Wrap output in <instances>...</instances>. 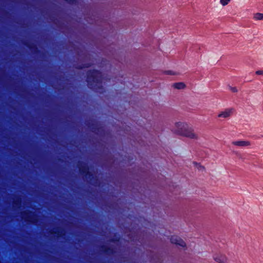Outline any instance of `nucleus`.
I'll list each match as a JSON object with an SVG mask.
<instances>
[{"mask_svg": "<svg viewBox=\"0 0 263 263\" xmlns=\"http://www.w3.org/2000/svg\"><path fill=\"white\" fill-rule=\"evenodd\" d=\"M102 19L100 11L95 4H86L83 0V21L87 24L95 26Z\"/></svg>", "mask_w": 263, "mask_h": 263, "instance_id": "obj_1", "label": "nucleus"}, {"mask_svg": "<svg viewBox=\"0 0 263 263\" xmlns=\"http://www.w3.org/2000/svg\"><path fill=\"white\" fill-rule=\"evenodd\" d=\"M176 129L175 134L182 137L190 138L191 139H197V135L194 133V129L189 127L186 123L177 122L175 123Z\"/></svg>", "mask_w": 263, "mask_h": 263, "instance_id": "obj_2", "label": "nucleus"}, {"mask_svg": "<svg viewBox=\"0 0 263 263\" xmlns=\"http://www.w3.org/2000/svg\"><path fill=\"white\" fill-rule=\"evenodd\" d=\"M171 243L175 245L177 247H180L184 249L187 248L185 241L178 235H171L170 238Z\"/></svg>", "mask_w": 263, "mask_h": 263, "instance_id": "obj_3", "label": "nucleus"}, {"mask_svg": "<svg viewBox=\"0 0 263 263\" xmlns=\"http://www.w3.org/2000/svg\"><path fill=\"white\" fill-rule=\"evenodd\" d=\"M22 217L25 221L32 223L38 221L36 214L32 212L25 211L22 214Z\"/></svg>", "mask_w": 263, "mask_h": 263, "instance_id": "obj_4", "label": "nucleus"}, {"mask_svg": "<svg viewBox=\"0 0 263 263\" xmlns=\"http://www.w3.org/2000/svg\"><path fill=\"white\" fill-rule=\"evenodd\" d=\"M232 144L234 145L238 146H246L250 145V144H251L250 141H242V140L233 141L232 142Z\"/></svg>", "mask_w": 263, "mask_h": 263, "instance_id": "obj_5", "label": "nucleus"}, {"mask_svg": "<svg viewBox=\"0 0 263 263\" xmlns=\"http://www.w3.org/2000/svg\"><path fill=\"white\" fill-rule=\"evenodd\" d=\"M214 260L218 263H226L227 258L225 255H220L214 257Z\"/></svg>", "mask_w": 263, "mask_h": 263, "instance_id": "obj_6", "label": "nucleus"}, {"mask_svg": "<svg viewBox=\"0 0 263 263\" xmlns=\"http://www.w3.org/2000/svg\"><path fill=\"white\" fill-rule=\"evenodd\" d=\"M172 86L176 89H183L186 87V84L183 82H176L173 83Z\"/></svg>", "mask_w": 263, "mask_h": 263, "instance_id": "obj_7", "label": "nucleus"}, {"mask_svg": "<svg viewBox=\"0 0 263 263\" xmlns=\"http://www.w3.org/2000/svg\"><path fill=\"white\" fill-rule=\"evenodd\" d=\"M231 111H222L221 113L219 114L218 117L219 118H227L230 116Z\"/></svg>", "mask_w": 263, "mask_h": 263, "instance_id": "obj_8", "label": "nucleus"}, {"mask_svg": "<svg viewBox=\"0 0 263 263\" xmlns=\"http://www.w3.org/2000/svg\"><path fill=\"white\" fill-rule=\"evenodd\" d=\"M253 18L255 20H263V13L259 12L254 13Z\"/></svg>", "mask_w": 263, "mask_h": 263, "instance_id": "obj_9", "label": "nucleus"}, {"mask_svg": "<svg viewBox=\"0 0 263 263\" xmlns=\"http://www.w3.org/2000/svg\"><path fill=\"white\" fill-rule=\"evenodd\" d=\"M163 73L167 75L175 76L176 75V72L171 70H165Z\"/></svg>", "mask_w": 263, "mask_h": 263, "instance_id": "obj_10", "label": "nucleus"}, {"mask_svg": "<svg viewBox=\"0 0 263 263\" xmlns=\"http://www.w3.org/2000/svg\"><path fill=\"white\" fill-rule=\"evenodd\" d=\"M230 1L231 0H220V3L223 6H225L227 5Z\"/></svg>", "mask_w": 263, "mask_h": 263, "instance_id": "obj_11", "label": "nucleus"}, {"mask_svg": "<svg viewBox=\"0 0 263 263\" xmlns=\"http://www.w3.org/2000/svg\"><path fill=\"white\" fill-rule=\"evenodd\" d=\"M230 88L233 92H237L238 91L237 88L236 87L230 86Z\"/></svg>", "mask_w": 263, "mask_h": 263, "instance_id": "obj_12", "label": "nucleus"}, {"mask_svg": "<svg viewBox=\"0 0 263 263\" xmlns=\"http://www.w3.org/2000/svg\"><path fill=\"white\" fill-rule=\"evenodd\" d=\"M255 74L257 75H263V70H257L255 72Z\"/></svg>", "mask_w": 263, "mask_h": 263, "instance_id": "obj_13", "label": "nucleus"}, {"mask_svg": "<svg viewBox=\"0 0 263 263\" xmlns=\"http://www.w3.org/2000/svg\"><path fill=\"white\" fill-rule=\"evenodd\" d=\"M51 233H58V235L59 236H62L63 235H64V233L63 232H51Z\"/></svg>", "mask_w": 263, "mask_h": 263, "instance_id": "obj_14", "label": "nucleus"}, {"mask_svg": "<svg viewBox=\"0 0 263 263\" xmlns=\"http://www.w3.org/2000/svg\"><path fill=\"white\" fill-rule=\"evenodd\" d=\"M66 1H67V2L68 3H73L74 0H65Z\"/></svg>", "mask_w": 263, "mask_h": 263, "instance_id": "obj_15", "label": "nucleus"}, {"mask_svg": "<svg viewBox=\"0 0 263 263\" xmlns=\"http://www.w3.org/2000/svg\"><path fill=\"white\" fill-rule=\"evenodd\" d=\"M103 143L105 144H107V141H103Z\"/></svg>", "mask_w": 263, "mask_h": 263, "instance_id": "obj_16", "label": "nucleus"}]
</instances>
